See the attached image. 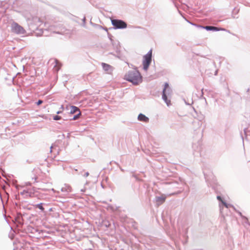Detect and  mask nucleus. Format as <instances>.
Returning a JSON list of instances; mask_svg holds the SVG:
<instances>
[{
  "label": "nucleus",
  "mask_w": 250,
  "mask_h": 250,
  "mask_svg": "<svg viewBox=\"0 0 250 250\" xmlns=\"http://www.w3.org/2000/svg\"><path fill=\"white\" fill-rule=\"evenodd\" d=\"M124 79L133 85H138L142 82V77L137 68L129 70L125 75Z\"/></svg>",
  "instance_id": "obj_1"
},
{
  "label": "nucleus",
  "mask_w": 250,
  "mask_h": 250,
  "mask_svg": "<svg viewBox=\"0 0 250 250\" xmlns=\"http://www.w3.org/2000/svg\"><path fill=\"white\" fill-rule=\"evenodd\" d=\"M204 174L208 186L211 187L216 193H218V189L220 188V186L217 184L216 178L212 172L210 171L208 173L204 172Z\"/></svg>",
  "instance_id": "obj_2"
},
{
  "label": "nucleus",
  "mask_w": 250,
  "mask_h": 250,
  "mask_svg": "<svg viewBox=\"0 0 250 250\" xmlns=\"http://www.w3.org/2000/svg\"><path fill=\"white\" fill-rule=\"evenodd\" d=\"M172 91L171 88L169 86L168 83L166 82L164 84V87L162 91V98L165 103L169 106L170 104V100L168 99V97H170Z\"/></svg>",
  "instance_id": "obj_3"
},
{
  "label": "nucleus",
  "mask_w": 250,
  "mask_h": 250,
  "mask_svg": "<svg viewBox=\"0 0 250 250\" xmlns=\"http://www.w3.org/2000/svg\"><path fill=\"white\" fill-rule=\"evenodd\" d=\"M111 22L113 27L109 28V30L124 29L127 26L126 22L122 20L111 19Z\"/></svg>",
  "instance_id": "obj_4"
},
{
  "label": "nucleus",
  "mask_w": 250,
  "mask_h": 250,
  "mask_svg": "<svg viewBox=\"0 0 250 250\" xmlns=\"http://www.w3.org/2000/svg\"><path fill=\"white\" fill-rule=\"evenodd\" d=\"M179 184L176 182H171L168 184V187L167 188L169 190H171V192H169V193L170 195L179 194L182 192V190L179 189Z\"/></svg>",
  "instance_id": "obj_5"
},
{
  "label": "nucleus",
  "mask_w": 250,
  "mask_h": 250,
  "mask_svg": "<svg viewBox=\"0 0 250 250\" xmlns=\"http://www.w3.org/2000/svg\"><path fill=\"white\" fill-rule=\"evenodd\" d=\"M11 31L17 34H24L26 32L23 27L15 21L11 24Z\"/></svg>",
  "instance_id": "obj_6"
},
{
  "label": "nucleus",
  "mask_w": 250,
  "mask_h": 250,
  "mask_svg": "<svg viewBox=\"0 0 250 250\" xmlns=\"http://www.w3.org/2000/svg\"><path fill=\"white\" fill-rule=\"evenodd\" d=\"M217 199L219 201V202L221 203L222 204V205L223 206H224L226 208H229L231 207V208H233V209L234 210H235L236 212L238 213V214L242 217V219L245 220L246 221H248V218L246 217L243 216L242 215V213L240 211L237 210L235 209V207L233 205L229 204H227L226 202H225L223 200L222 197L220 195H217Z\"/></svg>",
  "instance_id": "obj_7"
},
{
  "label": "nucleus",
  "mask_w": 250,
  "mask_h": 250,
  "mask_svg": "<svg viewBox=\"0 0 250 250\" xmlns=\"http://www.w3.org/2000/svg\"><path fill=\"white\" fill-rule=\"evenodd\" d=\"M199 27H200L201 29H204L208 31H219L220 30H225V28L211 25L199 26Z\"/></svg>",
  "instance_id": "obj_8"
},
{
  "label": "nucleus",
  "mask_w": 250,
  "mask_h": 250,
  "mask_svg": "<svg viewBox=\"0 0 250 250\" xmlns=\"http://www.w3.org/2000/svg\"><path fill=\"white\" fill-rule=\"evenodd\" d=\"M152 56V50L150 49L143 57L142 62H151Z\"/></svg>",
  "instance_id": "obj_9"
},
{
  "label": "nucleus",
  "mask_w": 250,
  "mask_h": 250,
  "mask_svg": "<svg viewBox=\"0 0 250 250\" xmlns=\"http://www.w3.org/2000/svg\"><path fill=\"white\" fill-rule=\"evenodd\" d=\"M103 69L106 74H111L114 70V67L108 63H101Z\"/></svg>",
  "instance_id": "obj_10"
},
{
  "label": "nucleus",
  "mask_w": 250,
  "mask_h": 250,
  "mask_svg": "<svg viewBox=\"0 0 250 250\" xmlns=\"http://www.w3.org/2000/svg\"><path fill=\"white\" fill-rule=\"evenodd\" d=\"M138 121L143 122L146 123L149 122V119L148 117H146L145 114L143 113H140L137 117Z\"/></svg>",
  "instance_id": "obj_11"
},
{
  "label": "nucleus",
  "mask_w": 250,
  "mask_h": 250,
  "mask_svg": "<svg viewBox=\"0 0 250 250\" xmlns=\"http://www.w3.org/2000/svg\"><path fill=\"white\" fill-rule=\"evenodd\" d=\"M166 197L165 196H156L155 201L158 204H163L166 200Z\"/></svg>",
  "instance_id": "obj_12"
},
{
  "label": "nucleus",
  "mask_w": 250,
  "mask_h": 250,
  "mask_svg": "<svg viewBox=\"0 0 250 250\" xmlns=\"http://www.w3.org/2000/svg\"><path fill=\"white\" fill-rule=\"evenodd\" d=\"M111 43H112L114 49L116 50L117 52L119 51L120 47V43L118 41L113 40V42H111Z\"/></svg>",
  "instance_id": "obj_13"
},
{
  "label": "nucleus",
  "mask_w": 250,
  "mask_h": 250,
  "mask_svg": "<svg viewBox=\"0 0 250 250\" xmlns=\"http://www.w3.org/2000/svg\"><path fill=\"white\" fill-rule=\"evenodd\" d=\"M80 111L79 108L74 105H71L70 106V110L69 111V114H74V113H76L77 112H79Z\"/></svg>",
  "instance_id": "obj_14"
},
{
  "label": "nucleus",
  "mask_w": 250,
  "mask_h": 250,
  "mask_svg": "<svg viewBox=\"0 0 250 250\" xmlns=\"http://www.w3.org/2000/svg\"><path fill=\"white\" fill-rule=\"evenodd\" d=\"M82 115V113L81 111H79L77 114H76L75 115H74L73 117L70 118L69 119V120L72 121V120H76L80 118V116Z\"/></svg>",
  "instance_id": "obj_15"
},
{
  "label": "nucleus",
  "mask_w": 250,
  "mask_h": 250,
  "mask_svg": "<svg viewBox=\"0 0 250 250\" xmlns=\"http://www.w3.org/2000/svg\"><path fill=\"white\" fill-rule=\"evenodd\" d=\"M35 207L36 208L40 209L42 211H44V208L43 207V203H40L39 204H36L35 205Z\"/></svg>",
  "instance_id": "obj_16"
},
{
  "label": "nucleus",
  "mask_w": 250,
  "mask_h": 250,
  "mask_svg": "<svg viewBox=\"0 0 250 250\" xmlns=\"http://www.w3.org/2000/svg\"><path fill=\"white\" fill-rule=\"evenodd\" d=\"M90 24L93 26L94 27L97 28V29H102L103 28V26L98 24L97 23H93L91 21V20L90 21Z\"/></svg>",
  "instance_id": "obj_17"
},
{
  "label": "nucleus",
  "mask_w": 250,
  "mask_h": 250,
  "mask_svg": "<svg viewBox=\"0 0 250 250\" xmlns=\"http://www.w3.org/2000/svg\"><path fill=\"white\" fill-rule=\"evenodd\" d=\"M239 12V9L234 8L232 11V16L233 18L235 19L236 17L234 16L235 15H237Z\"/></svg>",
  "instance_id": "obj_18"
},
{
  "label": "nucleus",
  "mask_w": 250,
  "mask_h": 250,
  "mask_svg": "<svg viewBox=\"0 0 250 250\" xmlns=\"http://www.w3.org/2000/svg\"><path fill=\"white\" fill-rule=\"evenodd\" d=\"M21 195H25L26 197L30 196L31 197L32 193L31 192H28L27 190H24L22 192H21Z\"/></svg>",
  "instance_id": "obj_19"
},
{
  "label": "nucleus",
  "mask_w": 250,
  "mask_h": 250,
  "mask_svg": "<svg viewBox=\"0 0 250 250\" xmlns=\"http://www.w3.org/2000/svg\"><path fill=\"white\" fill-rule=\"evenodd\" d=\"M103 226L105 227L106 228H108L110 227L111 224L108 221H105L103 223Z\"/></svg>",
  "instance_id": "obj_20"
},
{
  "label": "nucleus",
  "mask_w": 250,
  "mask_h": 250,
  "mask_svg": "<svg viewBox=\"0 0 250 250\" xmlns=\"http://www.w3.org/2000/svg\"><path fill=\"white\" fill-rule=\"evenodd\" d=\"M47 62H60L58 59L56 58H51L49 59V60Z\"/></svg>",
  "instance_id": "obj_21"
},
{
  "label": "nucleus",
  "mask_w": 250,
  "mask_h": 250,
  "mask_svg": "<svg viewBox=\"0 0 250 250\" xmlns=\"http://www.w3.org/2000/svg\"><path fill=\"white\" fill-rule=\"evenodd\" d=\"M61 63H56L55 65L54 66V70L57 72L58 71V69L60 68L61 66L59 65Z\"/></svg>",
  "instance_id": "obj_22"
},
{
  "label": "nucleus",
  "mask_w": 250,
  "mask_h": 250,
  "mask_svg": "<svg viewBox=\"0 0 250 250\" xmlns=\"http://www.w3.org/2000/svg\"><path fill=\"white\" fill-rule=\"evenodd\" d=\"M143 69L145 71H147L150 63H143Z\"/></svg>",
  "instance_id": "obj_23"
},
{
  "label": "nucleus",
  "mask_w": 250,
  "mask_h": 250,
  "mask_svg": "<svg viewBox=\"0 0 250 250\" xmlns=\"http://www.w3.org/2000/svg\"><path fill=\"white\" fill-rule=\"evenodd\" d=\"M83 23L82 26L84 28H86V18L85 16L82 19Z\"/></svg>",
  "instance_id": "obj_24"
},
{
  "label": "nucleus",
  "mask_w": 250,
  "mask_h": 250,
  "mask_svg": "<svg viewBox=\"0 0 250 250\" xmlns=\"http://www.w3.org/2000/svg\"><path fill=\"white\" fill-rule=\"evenodd\" d=\"M53 119L54 120H59L62 119V117L58 115H55L53 116Z\"/></svg>",
  "instance_id": "obj_25"
},
{
  "label": "nucleus",
  "mask_w": 250,
  "mask_h": 250,
  "mask_svg": "<svg viewBox=\"0 0 250 250\" xmlns=\"http://www.w3.org/2000/svg\"><path fill=\"white\" fill-rule=\"evenodd\" d=\"M107 35H108V37L109 38V39L110 40V42H113V36L111 34H110L109 32H107Z\"/></svg>",
  "instance_id": "obj_26"
},
{
  "label": "nucleus",
  "mask_w": 250,
  "mask_h": 250,
  "mask_svg": "<svg viewBox=\"0 0 250 250\" xmlns=\"http://www.w3.org/2000/svg\"><path fill=\"white\" fill-rule=\"evenodd\" d=\"M43 103V101L41 100H39L36 103V104L39 105Z\"/></svg>",
  "instance_id": "obj_27"
},
{
  "label": "nucleus",
  "mask_w": 250,
  "mask_h": 250,
  "mask_svg": "<svg viewBox=\"0 0 250 250\" xmlns=\"http://www.w3.org/2000/svg\"><path fill=\"white\" fill-rule=\"evenodd\" d=\"M219 62H222L225 61V58L223 57H219Z\"/></svg>",
  "instance_id": "obj_28"
},
{
  "label": "nucleus",
  "mask_w": 250,
  "mask_h": 250,
  "mask_svg": "<svg viewBox=\"0 0 250 250\" xmlns=\"http://www.w3.org/2000/svg\"><path fill=\"white\" fill-rule=\"evenodd\" d=\"M30 59H31V58H25V59H24V60H25V61H26L27 60H27V62H33V60L30 61Z\"/></svg>",
  "instance_id": "obj_29"
},
{
  "label": "nucleus",
  "mask_w": 250,
  "mask_h": 250,
  "mask_svg": "<svg viewBox=\"0 0 250 250\" xmlns=\"http://www.w3.org/2000/svg\"><path fill=\"white\" fill-rule=\"evenodd\" d=\"M103 29V30H105L107 33V32H108V28H106V27H104V26H103V28H102V29Z\"/></svg>",
  "instance_id": "obj_30"
},
{
  "label": "nucleus",
  "mask_w": 250,
  "mask_h": 250,
  "mask_svg": "<svg viewBox=\"0 0 250 250\" xmlns=\"http://www.w3.org/2000/svg\"><path fill=\"white\" fill-rule=\"evenodd\" d=\"M89 175V173L88 172H86L84 175H83V176L84 177H87L88 175Z\"/></svg>",
  "instance_id": "obj_31"
},
{
  "label": "nucleus",
  "mask_w": 250,
  "mask_h": 250,
  "mask_svg": "<svg viewBox=\"0 0 250 250\" xmlns=\"http://www.w3.org/2000/svg\"><path fill=\"white\" fill-rule=\"evenodd\" d=\"M186 20L187 21V22H188V23H189L190 24H191V25H194V24H195L194 23L192 22H191L189 21H188V20L186 19Z\"/></svg>",
  "instance_id": "obj_32"
},
{
  "label": "nucleus",
  "mask_w": 250,
  "mask_h": 250,
  "mask_svg": "<svg viewBox=\"0 0 250 250\" xmlns=\"http://www.w3.org/2000/svg\"><path fill=\"white\" fill-rule=\"evenodd\" d=\"M194 26L197 27V28H201L200 27H199V26H202V25H200V24H196L195 23L194 24Z\"/></svg>",
  "instance_id": "obj_33"
},
{
  "label": "nucleus",
  "mask_w": 250,
  "mask_h": 250,
  "mask_svg": "<svg viewBox=\"0 0 250 250\" xmlns=\"http://www.w3.org/2000/svg\"><path fill=\"white\" fill-rule=\"evenodd\" d=\"M218 69H216L215 71H214V75L216 76L218 74Z\"/></svg>",
  "instance_id": "obj_34"
},
{
  "label": "nucleus",
  "mask_w": 250,
  "mask_h": 250,
  "mask_svg": "<svg viewBox=\"0 0 250 250\" xmlns=\"http://www.w3.org/2000/svg\"><path fill=\"white\" fill-rule=\"evenodd\" d=\"M196 151H197V152L200 151V146H199V147L197 146V149L196 150Z\"/></svg>",
  "instance_id": "obj_35"
},
{
  "label": "nucleus",
  "mask_w": 250,
  "mask_h": 250,
  "mask_svg": "<svg viewBox=\"0 0 250 250\" xmlns=\"http://www.w3.org/2000/svg\"><path fill=\"white\" fill-rule=\"evenodd\" d=\"M17 215H18V217H21V213H20V212H18V213H17Z\"/></svg>",
  "instance_id": "obj_36"
},
{
  "label": "nucleus",
  "mask_w": 250,
  "mask_h": 250,
  "mask_svg": "<svg viewBox=\"0 0 250 250\" xmlns=\"http://www.w3.org/2000/svg\"><path fill=\"white\" fill-rule=\"evenodd\" d=\"M85 190H86V189L84 188H83V189H81V191L82 192H85Z\"/></svg>",
  "instance_id": "obj_37"
},
{
  "label": "nucleus",
  "mask_w": 250,
  "mask_h": 250,
  "mask_svg": "<svg viewBox=\"0 0 250 250\" xmlns=\"http://www.w3.org/2000/svg\"><path fill=\"white\" fill-rule=\"evenodd\" d=\"M184 101H185V104H186L187 105H190V104L189 103H188L187 102H186V101L185 99H184Z\"/></svg>",
  "instance_id": "obj_38"
},
{
  "label": "nucleus",
  "mask_w": 250,
  "mask_h": 250,
  "mask_svg": "<svg viewBox=\"0 0 250 250\" xmlns=\"http://www.w3.org/2000/svg\"><path fill=\"white\" fill-rule=\"evenodd\" d=\"M224 31H226V32H228V33H230V31H229V30H227V29H225V30H224Z\"/></svg>",
  "instance_id": "obj_39"
},
{
  "label": "nucleus",
  "mask_w": 250,
  "mask_h": 250,
  "mask_svg": "<svg viewBox=\"0 0 250 250\" xmlns=\"http://www.w3.org/2000/svg\"><path fill=\"white\" fill-rule=\"evenodd\" d=\"M62 113V111H58L57 112V114H61V113Z\"/></svg>",
  "instance_id": "obj_40"
},
{
  "label": "nucleus",
  "mask_w": 250,
  "mask_h": 250,
  "mask_svg": "<svg viewBox=\"0 0 250 250\" xmlns=\"http://www.w3.org/2000/svg\"><path fill=\"white\" fill-rule=\"evenodd\" d=\"M52 148H53V146H50V153H51L52 151Z\"/></svg>",
  "instance_id": "obj_41"
},
{
  "label": "nucleus",
  "mask_w": 250,
  "mask_h": 250,
  "mask_svg": "<svg viewBox=\"0 0 250 250\" xmlns=\"http://www.w3.org/2000/svg\"><path fill=\"white\" fill-rule=\"evenodd\" d=\"M62 191H65V188H62Z\"/></svg>",
  "instance_id": "obj_42"
},
{
  "label": "nucleus",
  "mask_w": 250,
  "mask_h": 250,
  "mask_svg": "<svg viewBox=\"0 0 250 250\" xmlns=\"http://www.w3.org/2000/svg\"><path fill=\"white\" fill-rule=\"evenodd\" d=\"M27 185H29V186H31V183L30 182H28V183H27Z\"/></svg>",
  "instance_id": "obj_43"
},
{
  "label": "nucleus",
  "mask_w": 250,
  "mask_h": 250,
  "mask_svg": "<svg viewBox=\"0 0 250 250\" xmlns=\"http://www.w3.org/2000/svg\"><path fill=\"white\" fill-rule=\"evenodd\" d=\"M120 168L122 171H124V170L122 167H120Z\"/></svg>",
  "instance_id": "obj_44"
},
{
  "label": "nucleus",
  "mask_w": 250,
  "mask_h": 250,
  "mask_svg": "<svg viewBox=\"0 0 250 250\" xmlns=\"http://www.w3.org/2000/svg\"><path fill=\"white\" fill-rule=\"evenodd\" d=\"M22 67H23V70H24V68H25V66L24 65H22Z\"/></svg>",
  "instance_id": "obj_45"
},
{
  "label": "nucleus",
  "mask_w": 250,
  "mask_h": 250,
  "mask_svg": "<svg viewBox=\"0 0 250 250\" xmlns=\"http://www.w3.org/2000/svg\"><path fill=\"white\" fill-rule=\"evenodd\" d=\"M88 184V182H86V183L85 184V185H87Z\"/></svg>",
  "instance_id": "obj_46"
},
{
  "label": "nucleus",
  "mask_w": 250,
  "mask_h": 250,
  "mask_svg": "<svg viewBox=\"0 0 250 250\" xmlns=\"http://www.w3.org/2000/svg\"><path fill=\"white\" fill-rule=\"evenodd\" d=\"M195 145H193V146H192V147H193V149H194V146H195Z\"/></svg>",
  "instance_id": "obj_47"
},
{
  "label": "nucleus",
  "mask_w": 250,
  "mask_h": 250,
  "mask_svg": "<svg viewBox=\"0 0 250 250\" xmlns=\"http://www.w3.org/2000/svg\"><path fill=\"white\" fill-rule=\"evenodd\" d=\"M74 170H75V171H78V169H74Z\"/></svg>",
  "instance_id": "obj_48"
},
{
  "label": "nucleus",
  "mask_w": 250,
  "mask_h": 250,
  "mask_svg": "<svg viewBox=\"0 0 250 250\" xmlns=\"http://www.w3.org/2000/svg\"><path fill=\"white\" fill-rule=\"evenodd\" d=\"M15 205H16V206H18V204H17V203H15Z\"/></svg>",
  "instance_id": "obj_49"
},
{
  "label": "nucleus",
  "mask_w": 250,
  "mask_h": 250,
  "mask_svg": "<svg viewBox=\"0 0 250 250\" xmlns=\"http://www.w3.org/2000/svg\"><path fill=\"white\" fill-rule=\"evenodd\" d=\"M13 65H14L15 67H16V65H15V63H13Z\"/></svg>",
  "instance_id": "obj_50"
},
{
  "label": "nucleus",
  "mask_w": 250,
  "mask_h": 250,
  "mask_svg": "<svg viewBox=\"0 0 250 250\" xmlns=\"http://www.w3.org/2000/svg\"><path fill=\"white\" fill-rule=\"evenodd\" d=\"M249 90H250V89H249H249H248V90H247V92H248V91H249Z\"/></svg>",
  "instance_id": "obj_51"
},
{
  "label": "nucleus",
  "mask_w": 250,
  "mask_h": 250,
  "mask_svg": "<svg viewBox=\"0 0 250 250\" xmlns=\"http://www.w3.org/2000/svg\"><path fill=\"white\" fill-rule=\"evenodd\" d=\"M101 186H102V188H104V187H103V185H102V184L101 185Z\"/></svg>",
  "instance_id": "obj_52"
},
{
  "label": "nucleus",
  "mask_w": 250,
  "mask_h": 250,
  "mask_svg": "<svg viewBox=\"0 0 250 250\" xmlns=\"http://www.w3.org/2000/svg\"><path fill=\"white\" fill-rule=\"evenodd\" d=\"M1 167H0V170H1Z\"/></svg>",
  "instance_id": "obj_53"
}]
</instances>
